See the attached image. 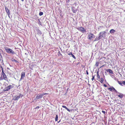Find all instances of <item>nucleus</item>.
<instances>
[{
	"instance_id": "nucleus-1",
	"label": "nucleus",
	"mask_w": 125,
	"mask_h": 125,
	"mask_svg": "<svg viewBox=\"0 0 125 125\" xmlns=\"http://www.w3.org/2000/svg\"><path fill=\"white\" fill-rule=\"evenodd\" d=\"M4 48L6 52L8 53H11L12 54H15V53L14 51L10 48L5 46L4 47Z\"/></svg>"
},
{
	"instance_id": "nucleus-2",
	"label": "nucleus",
	"mask_w": 125,
	"mask_h": 125,
	"mask_svg": "<svg viewBox=\"0 0 125 125\" xmlns=\"http://www.w3.org/2000/svg\"><path fill=\"white\" fill-rule=\"evenodd\" d=\"M0 79L1 80L4 79L6 81H8L7 77L3 70H2L1 73Z\"/></svg>"
},
{
	"instance_id": "nucleus-3",
	"label": "nucleus",
	"mask_w": 125,
	"mask_h": 125,
	"mask_svg": "<svg viewBox=\"0 0 125 125\" xmlns=\"http://www.w3.org/2000/svg\"><path fill=\"white\" fill-rule=\"evenodd\" d=\"M14 86L12 85H10L5 88L3 90L4 91H7L10 90V89L13 88Z\"/></svg>"
},
{
	"instance_id": "nucleus-4",
	"label": "nucleus",
	"mask_w": 125,
	"mask_h": 125,
	"mask_svg": "<svg viewBox=\"0 0 125 125\" xmlns=\"http://www.w3.org/2000/svg\"><path fill=\"white\" fill-rule=\"evenodd\" d=\"M76 28L82 32L84 33L86 31L84 28L82 26Z\"/></svg>"
},
{
	"instance_id": "nucleus-5",
	"label": "nucleus",
	"mask_w": 125,
	"mask_h": 125,
	"mask_svg": "<svg viewBox=\"0 0 125 125\" xmlns=\"http://www.w3.org/2000/svg\"><path fill=\"white\" fill-rule=\"evenodd\" d=\"M94 37V35L92 33H90L88 35V39L90 40H92Z\"/></svg>"
},
{
	"instance_id": "nucleus-6",
	"label": "nucleus",
	"mask_w": 125,
	"mask_h": 125,
	"mask_svg": "<svg viewBox=\"0 0 125 125\" xmlns=\"http://www.w3.org/2000/svg\"><path fill=\"white\" fill-rule=\"evenodd\" d=\"M105 32H106L105 31L100 32L99 34L100 35H99L98 40H99L100 39H101L103 37V35L104 34Z\"/></svg>"
},
{
	"instance_id": "nucleus-7",
	"label": "nucleus",
	"mask_w": 125,
	"mask_h": 125,
	"mask_svg": "<svg viewBox=\"0 0 125 125\" xmlns=\"http://www.w3.org/2000/svg\"><path fill=\"white\" fill-rule=\"evenodd\" d=\"M25 73L24 72H21V78L20 79V80L23 79L25 77Z\"/></svg>"
},
{
	"instance_id": "nucleus-8",
	"label": "nucleus",
	"mask_w": 125,
	"mask_h": 125,
	"mask_svg": "<svg viewBox=\"0 0 125 125\" xmlns=\"http://www.w3.org/2000/svg\"><path fill=\"white\" fill-rule=\"evenodd\" d=\"M21 95V94H20L19 95V96H15L14 97V100H17L20 98Z\"/></svg>"
},
{
	"instance_id": "nucleus-9",
	"label": "nucleus",
	"mask_w": 125,
	"mask_h": 125,
	"mask_svg": "<svg viewBox=\"0 0 125 125\" xmlns=\"http://www.w3.org/2000/svg\"><path fill=\"white\" fill-rule=\"evenodd\" d=\"M5 9L7 14L9 16L10 14V13L9 10L8 8L6 7H5Z\"/></svg>"
},
{
	"instance_id": "nucleus-10",
	"label": "nucleus",
	"mask_w": 125,
	"mask_h": 125,
	"mask_svg": "<svg viewBox=\"0 0 125 125\" xmlns=\"http://www.w3.org/2000/svg\"><path fill=\"white\" fill-rule=\"evenodd\" d=\"M108 89V90L111 91H115L116 92H117L115 88L113 87H112V88H109Z\"/></svg>"
},
{
	"instance_id": "nucleus-11",
	"label": "nucleus",
	"mask_w": 125,
	"mask_h": 125,
	"mask_svg": "<svg viewBox=\"0 0 125 125\" xmlns=\"http://www.w3.org/2000/svg\"><path fill=\"white\" fill-rule=\"evenodd\" d=\"M42 94L40 95H37L36 97V98L37 99H39L42 98Z\"/></svg>"
},
{
	"instance_id": "nucleus-12",
	"label": "nucleus",
	"mask_w": 125,
	"mask_h": 125,
	"mask_svg": "<svg viewBox=\"0 0 125 125\" xmlns=\"http://www.w3.org/2000/svg\"><path fill=\"white\" fill-rule=\"evenodd\" d=\"M117 82L118 83L121 85L122 86V84H123L124 85H125V81H122V83L119 81H118Z\"/></svg>"
},
{
	"instance_id": "nucleus-13",
	"label": "nucleus",
	"mask_w": 125,
	"mask_h": 125,
	"mask_svg": "<svg viewBox=\"0 0 125 125\" xmlns=\"http://www.w3.org/2000/svg\"><path fill=\"white\" fill-rule=\"evenodd\" d=\"M106 71L108 72H109L112 74L113 73L112 70L110 69H107L106 70Z\"/></svg>"
},
{
	"instance_id": "nucleus-14",
	"label": "nucleus",
	"mask_w": 125,
	"mask_h": 125,
	"mask_svg": "<svg viewBox=\"0 0 125 125\" xmlns=\"http://www.w3.org/2000/svg\"><path fill=\"white\" fill-rule=\"evenodd\" d=\"M62 107L65 108L68 111L70 112V110L68 109L66 106L65 105H62Z\"/></svg>"
},
{
	"instance_id": "nucleus-15",
	"label": "nucleus",
	"mask_w": 125,
	"mask_h": 125,
	"mask_svg": "<svg viewBox=\"0 0 125 125\" xmlns=\"http://www.w3.org/2000/svg\"><path fill=\"white\" fill-rule=\"evenodd\" d=\"M115 31L113 29H112L110 31V32L111 33H114Z\"/></svg>"
},
{
	"instance_id": "nucleus-16",
	"label": "nucleus",
	"mask_w": 125,
	"mask_h": 125,
	"mask_svg": "<svg viewBox=\"0 0 125 125\" xmlns=\"http://www.w3.org/2000/svg\"><path fill=\"white\" fill-rule=\"evenodd\" d=\"M97 78L100 79V76L99 74V72L98 71L97 72Z\"/></svg>"
},
{
	"instance_id": "nucleus-17",
	"label": "nucleus",
	"mask_w": 125,
	"mask_h": 125,
	"mask_svg": "<svg viewBox=\"0 0 125 125\" xmlns=\"http://www.w3.org/2000/svg\"><path fill=\"white\" fill-rule=\"evenodd\" d=\"M104 81L103 79L102 78H101L100 79V80H99V81L101 83H103V82Z\"/></svg>"
},
{
	"instance_id": "nucleus-18",
	"label": "nucleus",
	"mask_w": 125,
	"mask_h": 125,
	"mask_svg": "<svg viewBox=\"0 0 125 125\" xmlns=\"http://www.w3.org/2000/svg\"><path fill=\"white\" fill-rule=\"evenodd\" d=\"M118 96L120 98H122L123 97V95L122 94H120L119 95H118Z\"/></svg>"
},
{
	"instance_id": "nucleus-19",
	"label": "nucleus",
	"mask_w": 125,
	"mask_h": 125,
	"mask_svg": "<svg viewBox=\"0 0 125 125\" xmlns=\"http://www.w3.org/2000/svg\"><path fill=\"white\" fill-rule=\"evenodd\" d=\"M58 115H56V117L55 118V121H57L58 119Z\"/></svg>"
},
{
	"instance_id": "nucleus-20",
	"label": "nucleus",
	"mask_w": 125,
	"mask_h": 125,
	"mask_svg": "<svg viewBox=\"0 0 125 125\" xmlns=\"http://www.w3.org/2000/svg\"><path fill=\"white\" fill-rule=\"evenodd\" d=\"M71 55H72V57H73V58L75 59H76L75 57L72 53H71Z\"/></svg>"
},
{
	"instance_id": "nucleus-21",
	"label": "nucleus",
	"mask_w": 125,
	"mask_h": 125,
	"mask_svg": "<svg viewBox=\"0 0 125 125\" xmlns=\"http://www.w3.org/2000/svg\"><path fill=\"white\" fill-rule=\"evenodd\" d=\"M99 63V62H96L95 65L96 67H97L98 66Z\"/></svg>"
},
{
	"instance_id": "nucleus-22",
	"label": "nucleus",
	"mask_w": 125,
	"mask_h": 125,
	"mask_svg": "<svg viewBox=\"0 0 125 125\" xmlns=\"http://www.w3.org/2000/svg\"><path fill=\"white\" fill-rule=\"evenodd\" d=\"M12 61L13 62H18L19 63V62L17 60H16L15 59H14L12 60Z\"/></svg>"
},
{
	"instance_id": "nucleus-23",
	"label": "nucleus",
	"mask_w": 125,
	"mask_h": 125,
	"mask_svg": "<svg viewBox=\"0 0 125 125\" xmlns=\"http://www.w3.org/2000/svg\"><path fill=\"white\" fill-rule=\"evenodd\" d=\"M94 77H95L93 75L92 76V78L91 79V80H92V81L94 80Z\"/></svg>"
},
{
	"instance_id": "nucleus-24",
	"label": "nucleus",
	"mask_w": 125,
	"mask_h": 125,
	"mask_svg": "<svg viewBox=\"0 0 125 125\" xmlns=\"http://www.w3.org/2000/svg\"><path fill=\"white\" fill-rule=\"evenodd\" d=\"M43 13L42 12H40L39 13V15L40 16H41L42 15Z\"/></svg>"
},
{
	"instance_id": "nucleus-25",
	"label": "nucleus",
	"mask_w": 125,
	"mask_h": 125,
	"mask_svg": "<svg viewBox=\"0 0 125 125\" xmlns=\"http://www.w3.org/2000/svg\"><path fill=\"white\" fill-rule=\"evenodd\" d=\"M58 56H60V55H62V54L60 53V51H59V52H58Z\"/></svg>"
},
{
	"instance_id": "nucleus-26",
	"label": "nucleus",
	"mask_w": 125,
	"mask_h": 125,
	"mask_svg": "<svg viewBox=\"0 0 125 125\" xmlns=\"http://www.w3.org/2000/svg\"><path fill=\"white\" fill-rule=\"evenodd\" d=\"M42 96H43L45 95H46V94H48V93H43V94H42Z\"/></svg>"
},
{
	"instance_id": "nucleus-27",
	"label": "nucleus",
	"mask_w": 125,
	"mask_h": 125,
	"mask_svg": "<svg viewBox=\"0 0 125 125\" xmlns=\"http://www.w3.org/2000/svg\"><path fill=\"white\" fill-rule=\"evenodd\" d=\"M40 108V107L39 106H38L36 107L35 108V109H36L37 108Z\"/></svg>"
},
{
	"instance_id": "nucleus-28",
	"label": "nucleus",
	"mask_w": 125,
	"mask_h": 125,
	"mask_svg": "<svg viewBox=\"0 0 125 125\" xmlns=\"http://www.w3.org/2000/svg\"><path fill=\"white\" fill-rule=\"evenodd\" d=\"M102 112L104 114H105V112L103 111H102Z\"/></svg>"
},
{
	"instance_id": "nucleus-29",
	"label": "nucleus",
	"mask_w": 125,
	"mask_h": 125,
	"mask_svg": "<svg viewBox=\"0 0 125 125\" xmlns=\"http://www.w3.org/2000/svg\"><path fill=\"white\" fill-rule=\"evenodd\" d=\"M104 86L105 87H107V85H106V84H104Z\"/></svg>"
},
{
	"instance_id": "nucleus-30",
	"label": "nucleus",
	"mask_w": 125,
	"mask_h": 125,
	"mask_svg": "<svg viewBox=\"0 0 125 125\" xmlns=\"http://www.w3.org/2000/svg\"><path fill=\"white\" fill-rule=\"evenodd\" d=\"M86 73L87 75L88 74V73L87 70L86 71Z\"/></svg>"
},
{
	"instance_id": "nucleus-31",
	"label": "nucleus",
	"mask_w": 125,
	"mask_h": 125,
	"mask_svg": "<svg viewBox=\"0 0 125 125\" xmlns=\"http://www.w3.org/2000/svg\"><path fill=\"white\" fill-rule=\"evenodd\" d=\"M71 53H72L71 52H70V53L68 54L69 55H71Z\"/></svg>"
},
{
	"instance_id": "nucleus-32",
	"label": "nucleus",
	"mask_w": 125,
	"mask_h": 125,
	"mask_svg": "<svg viewBox=\"0 0 125 125\" xmlns=\"http://www.w3.org/2000/svg\"><path fill=\"white\" fill-rule=\"evenodd\" d=\"M72 11H73V12H74V13H75V12H76V11H75L74 10H72Z\"/></svg>"
},
{
	"instance_id": "nucleus-33",
	"label": "nucleus",
	"mask_w": 125,
	"mask_h": 125,
	"mask_svg": "<svg viewBox=\"0 0 125 125\" xmlns=\"http://www.w3.org/2000/svg\"><path fill=\"white\" fill-rule=\"evenodd\" d=\"M104 66V65H102L100 67H103V66Z\"/></svg>"
},
{
	"instance_id": "nucleus-34",
	"label": "nucleus",
	"mask_w": 125,
	"mask_h": 125,
	"mask_svg": "<svg viewBox=\"0 0 125 125\" xmlns=\"http://www.w3.org/2000/svg\"><path fill=\"white\" fill-rule=\"evenodd\" d=\"M96 41V40L95 39V40H94V41Z\"/></svg>"
},
{
	"instance_id": "nucleus-35",
	"label": "nucleus",
	"mask_w": 125,
	"mask_h": 125,
	"mask_svg": "<svg viewBox=\"0 0 125 125\" xmlns=\"http://www.w3.org/2000/svg\"><path fill=\"white\" fill-rule=\"evenodd\" d=\"M24 0H21V1H23Z\"/></svg>"
},
{
	"instance_id": "nucleus-36",
	"label": "nucleus",
	"mask_w": 125,
	"mask_h": 125,
	"mask_svg": "<svg viewBox=\"0 0 125 125\" xmlns=\"http://www.w3.org/2000/svg\"><path fill=\"white\" fill-rule=\"evenodd\" d=\"M60 121H59V122H58V123H59V122H60Z\"/></svg>"
},
{
	"instance_id": "nucleus-37",
	"label": "nucleus",
	"mask_w": 125,
	"mask_h": 125,
	"mask_svg": "<svg viewBox=\"0 0 125 125\" xmlns=\"http://www.w3.org/2000/svg\"><path fill=\"white\" fill-rule=\"evenodd\" d=\"M60 121H59V122H58V123H59V122H60Z\"/></svg>"
},
{
	"instance_id": "nucleus-38",
	"label": "nucleus",
	"mask_w": 125,
	"mask_h": 125,
	"mask_svg": "<svg viewBox=\"0 0 125 125\" xmlns=\"http://www.w3.org/2000/svg\"><path fill=\"white\" fill-rule=\"evenodd\" d=\"M103 75H104V74H103Z\"/></svg>"
}]
</instances>
